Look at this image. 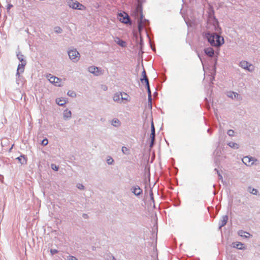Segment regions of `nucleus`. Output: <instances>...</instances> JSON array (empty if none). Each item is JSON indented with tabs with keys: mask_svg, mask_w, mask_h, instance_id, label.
I'll use <instances>...</instances> for the list:
<instances>
[{
	"mask_svg": "<svg viewBox=\"0 0 260 260\" xmlns=\"http://www.w3.org/2000/svg\"><path fill=\"white\" fill-rule=\"evenodd\" d=\"M208 42L213 46L218 47L224 43V39L222 37L215 34H206Z\"/></svg>",
	"mask_w": 260,
	"mask_h": 260,
	"instance_id": "obj_1",
	"label": "nucleus"
},
{
	"mask_svg": "<svg viewBox=\"0 0 260 260\" xmlns=\"http://www.w3.org/2000/svg\"><path fill=\"white\" fill-rule=\"evenodd\" d=\"M69 58L73 62H77L80 57V54L76 49H71L68 51Z\"/></svg>",
	"mask_w": 260,
	"mask_h": 260,
	"instance_id": "obj_2",
	"label": "nucleus"
},
{
	"mask_svg": "<svg viewBox=\"0 0 260 260\" xmlns=\"http://www.w3.org/2000/svg\"><path fill=\"white\" fill-rule=\"evenodd\" d=\"M69 6L71 8H72L74 9H78L80 10H85L86 9V7L84 6L79 3L77 1H70L69 2Z\"/></svg>",
	"mask_w": 260,
	"mask_h": 260,
	"instance_id": "obj_3",
	"label": "nucleus"
},
{
	"mask_svg": "<svg viewBox=\"0 0 260 260\" xmlns=\"http://www.w3.org/2000/svg\"><path fill=\"white\" fill-rule=\"evenodd\" d=\"M118 19L120 22L125 24L128 23L130 21L128 14L125 12L119 13Z\"/></svg>",
	"mask_w": 260,
	"mask_h": 260,
	"instance_id": "obj_4",
	"label": "nucleus"
},
{
	"mask_svg": "<svg viewBox=\"0 0 260 260\" xmlns=\"http://www.w3.org/2000/svg\"><path fill=\"white\" fill-rule=\"evenodd\" d=\"M88 71L90 73L95 76H100L103 74V70L95 66H91L89 67Z\"/></svg>",
	"mask_w": 260,
	"mask_h": 260,
	"instance_id": "obj_5",
	"label": "nucleus"
},
{
	"mask_svg": "<svg viewBox=\"0 0 260 260\" xmlns=\"http://www.w3.org/2000/svg\"><path fill=\"white\" fill-rule=\"evenodd\" d=\"M240 65L242 68L244 69H246L249 71L251 72L254 70V66L251 64H249L246 61H242L240 62Z\"/></svg>",
	"mask_w": 260,
	"mask_h": 260,
	"instance_id": "obj_6",
	"label": "nucleus"
},
{
	"mask_svg": "<svg viewBox=\"0 0 260 260\" xmlns=\"http://www.w3.org/2000/svg\"><path fill=\"white\" fill-rule=\"evenodd\" d=\"M49 81L54 84L55 86H61L62 85L61 80L55 76H50L48 79Z\"/></svg>",
	"mask_w": 260,
	"mask_h": 260,
	"instance_id": "obj_7",
	"label": "nucleus"
},
{
	"mask_svg": "<svg viewBox=\"0 0 260 260\" xmlns=\"http://www.w3.org/2000/svg\"><path fill=\"white\" fill-rule=\"evenodd\" d=\"M255 160L253 158L249 156H245L242 159L243 162L248 166L252 165Z\"/></svg>",
	"mask_w": 260,
	"mask_h": 260,
	"instance_id": "obj_8",
	"label": "nucleus"
},
{
	"mask_svg": "<svg viewBox=\"0 0 260 260\" xmlns=\"http://www.w3.org/2000/svg\"><path fill=\"white\" fill-rule=\"evenodd\" d=\"M121 96V102L124 103H126L130 101L131 98L130 96L125 92H120Z\"/></svg>",
	"mask_w": 260,
	"mask_h": 260,
	"instance_id": "obj_9",
	"label": "nucleus"
},
{
	"mask_svg": "<svg viewBox=\"0 0 260 260\" xmlns=\"http://www.w3.org/2000/svg\"><path fill=\"white\" fill-rule=\"evenodd\" d=\"M115 42L122 47H125L126 46V43L125 41L122 40L118 37L114 38Z\"/></svg>",
	"mask_w": 260,
	"mask_h": 260,
	"instance_id": "obj_10",
	"label": "nucleus"
},
{
	"mask_svg": "<svg viewBox=\"0 0 260 260\" xmlns=\"http://www.w3.org/2000/svg\"><path fill=\"white\" fill-rule=\"evenodd\" d=\"M132 190V192L136 196H139L142 193V190L138 185L134 186Z\"/></svg>",
	"mask_w": 260,
	"mask_h": 260,
	"instance_id": "obj_11",
	"label": "nucleus"
},
{
	"mask_svg": "<svg viewBox=\"0 0 260 260\" xmlns=\"http://www.w3.org/2000/svg\"><path fill=\"white\" fill-rule=\"evenodd\" d=\"M140 80L142 83L144 81L146 84H148V82H149L148 79L147 77L146 71L144 69H143V71L142 73V78L140 79Z\"/></svg>",
	"mask_w": 260,
	"mask_h": 260,
	"instance_id": "obj_12",
	"label": "nucleus"
},
{
	"mask_svg": "<svg viewBox=\"0 0 260 260\" xmlns=\"http://www.w3.org/2000/svg\"><path fill=\"white\" fill-rule=\"evenodd\" d=\"M204 51L205 53L210 57L213 56L214 54V51L211 47L206 48L205 49Z\"/></svg>",
	"mask_w": 260,
	"mask_h": 260,
	"instance_id": "obj_13",
	"label": "nucleus"
},
{
	"mask_svg": "<svg viewBox=\"0 0 260 260\" xmlns=\"http://www.w3.org/2000/svg\"><path fill=\"white\" fill-rule=\"evenodd\" d=\"M67 101L65 98H57L56 99V103L59 106H63L67 103Z\"/></svg>",
	"mask_w": 260,
	"mask_h": 260,
	"instance_id": "obj_14",
	"label": "nucleus"
},
{
	"mask_svg": "<svg viewBox=\"0 0 260 260\" xmlns=\"http://www.w3.org/2000/svg\"><path fill=\"white\" fill-rule=\"evenodd\" d=\"M228 217L226 215L222 216L221 219L219 221V226L221 228L225 225L228 221Z\"/></svg>",
	"mask_w": 260,
	"mask_h": 260,
	"instance_id": "obj_15",
	"label": "nucleus"
},
{
	"mask_svg": "<svg viewBox=\"0 0 260 260\" xmlns=\"http://www.w3.org/2000/svg\"><path fill=\"white\" fill-rule=\"evenodd\" d=\"M151 133L150 135V137L151 138L152 143H153L155 138V128L153 122H151Z\"/></svg>",
	"mask_w": 260,
	"mask_h": 260,
	"instance_id": "obj_16",
	"label": "nucleus"
},
{
	"mask_svg": "<svg viewBox=\"0 0 260 260\" xmlns=\"http://www.w3.org/2000/svg\"><path fill=\"white\" fill-rule=\"evenodd\" d=\"M72 116V113L71 111L66 109L63 112V117L65 119L70 118Z\"/></svg>",
	"mask_w": 260,
	"mask_h": 260,
	"instance_id": "obj_17",
	"label": "nucleus"
},
{
	"mask_svg": "<svg viewBox=\"0 0 260 260\" xmlns=\"http://www.w3.org/2000/svg\"><path fill=\"white\" fill-rule=\"evenodd\" d=\"M26 63L25 62H21V64H19L17 68V74H19V72H20L21 73L23 72L24 70V66L25 65Z\"/></svg>",
	"mask_w": 260,
	"mask_h": 260,
	"instance_id": "obj_18",
	"label": "nucleus"
},
{
	"mask_svg": "<svg viewBox=\"0 0 260 260\" xmlns=\"http://www.w3.org/2000/svg\"><path fill=\"white\" fill-rule=\"evenodd\" d=\"M238 234L240 236L244 237H245V238L249 237L250 236V234L249 233L245 232V231H242V230L238 232Z\"/></svg>",
	"mask_w": 260,
	"mask_h": 260,
	"instance_id": "obj_19",
	"label": "nucleus"
},
{
	"mask_svg": "<svg viewBox=\"0 0 260 260\" xmlns=\"http://www.w3.org/2000/svg\"><path fill=\"white\" fill-rule=\"evenodd\" d=\"M113 100L115 102L121 103V102L120 93L115 94L113 96Z\"/></svg>",
	"mask_w": 260,
	"mask_h": 260,
	"instance_id": "obj_20",
	"label": "nucleus"
},
{
	"mask_svg": "<svg viewBox=\"0 0 260 260\" xmlns=\"http://www.w3.org/2000/svg\"><path fill=\"white\" fill-rule=\"evenodd\" d=\"M112 124L114 126H118L120 125V122L118 119L115 118L112 120Z\"/></svg>",
	"mask_w": 260,
	"mask_h": 260,
	"instance_id": "obj_21",
	"label": "nucleus"
},
{
	"mask_svg": "<svg viewBox=\"0 0 260 260\" xmlns=\"http://www.w3.org/2000/svg\"><path fill=\"white\" fill-rule=\"evenodd\" d=\"M17 159L21 162L22 164L26 163L27 160L24 156L21 155L20 157H17Z\"/></svg>",
	"mask_w": 260,
	"mask_h": 260,
	"instance_id": "obj_22",
	"label": "nucleus"
},
{
	"mask_svg": "<svg viewBox=\"0 0 260 260\" xmlns=\"http://www.w3.org/2000/svg\"><path fill=\"white\" fill-rule=\"evenodd\" d=\"M228 96L233 99L237 97L238 96V93L234 92H229L228 94Z\"/></svg>",
	"mask_w": 260,
	"mask_h": 260,
	"instance_id": "obj_23",
	"label": "nucleus"
},
{
	"mask_svg": "<svg viewBox=\"0 0 260 260\" xmlns=\"http://www.w3.org/2000/svg\"><path fill=\"white\" fill-rule=\"evenodd\" d=\"M228 145L231 147L233 148H239L238 144L236 143H234V142H230V143H229Z\"/></svg>",
	"mask_w": 260,
	"mask_h": 260,
	"instance_id": "obj_24",
	"label": "nucleus"
},
{
	"mask_svg": "<svg viewBox=\"0 0 260 260\" xmlns=\"http://www.w3.org/2000/svg\"><path fill=\"white\" fill-rule=\"evenodd\" d=\"M121 150L124 154H127L129 153V149L125 146L122 147Z\"/></svg>",
	"mask_w": 260,
	"mask_h": 260,
	"instance_id": "obj_25",
	"label": "nucleus"
},
{
	"mask_svg": "<svg viewBox=\"0 0 260 260\" xmlns=\"http://www.w3.org/2000/svg\"><path fill=\"white\" fill-rule=\"evenodd\" d=\"M17 57L18 59L21 62H25V60H24V56L22 54L19 53L17 54Z\"/></svg>",
	"mask_w": 260,
	"mask_h": 260,
	"instance_id": "obj_26",
	"label": "nucleus"
},
{
	"mask_svg": "<svg viewBox=\"0 0 260 260\" xmlns=\"http://www.w3.org/2000/svg\"><path fill=\"white\" fill-rule=\"evenodd\" d=\"M243 244L241 242H238L237 244H236V246H234V247H236L239 249H243Z\"/></svg>",
	"mask_w": 260,
	"mask_h": 260,
	"instance_id": "obj_27",
	"label": "nucleus"
},
{
	"mask_svg": "<svg viewBox=\"0 0 260 260\" xmlns=\"http://www.w3.org/2000/svg\"><path fill=\"white\" fill-rule=\"evenodd\" d=\"M68 95L70 96L74 97V96H76V93H75V92H74L73 91H69L68 92Z\"/></svg>",
	"mask_w": 260,
	"mask_h": 260,
	"instance_id": "obj_28",
	"label": "nucleus"
},
{
	"mask_svg": "<svg viewBox=\"0 0 260 260\" xmlns=\"http://www.w3.org/2000/svg\"><path fill=\"white\" fill-rule=\"evenodd\" d=\"M249 191L253 194H256L257 193V190L256 189H254V188H252V190H251V187H249Z\"/></svg>",
	"mask_w": 260,
	"mask_h": 260,
	"instance_id": "obj_29",
	"label": "nucleus"
},
{
	"mask_svg": "<svg viewBox=\"0 0 260 260\" xmlns=\"http://www.w3.org/2000/svg\"><path fill=\"white\" fill-rule=\"evenodd\" d=\"M55 32H57V33H60V32H61V31H62V29H61V28L60 27H56L55 28Z\"/></svg>",
	"mask_w": 260,
	"mask_h": 260,
	"instance_id": "obj_30",
	"label": "nucleus"
},
{
	"mask_svg": "<svg viewBox=\"0 0 260 260\" xmlns=\"http://www.w3.org/2000/svg\"><path fill=\"white\" fill-rule=\"evenodd\" d=\"M146 84L147 86V88L148 92L149 94V96L150 97H151V91H150V87H149V82H148V84Z\"/></svg>",
	"mask_w": 260,
	"mask_h": 260,
	"instance_id": "obj_31",
	"label": "nucleus"
},
{
	"mask_svg": "<svg viewBox=\"0 0 260 260\" xmlns=\"http://www.w3.org/2000/svg\"><path fill=\"white\" fill-rule=\"evenodd\" d=\"M228 134L230 136H234V131L232 129H230L228 132Z\"/></svg>",
	"mask_w": 260,
	"mask_h": 260,
	"instance_id": "obj_32",
	"label": "nucleus"
},
{
	"mask_svg": "<svg viewBox=\"0 0 260 260\" xmlns=\"http://www.w3.org/2000/svg\"><path fill=\"white\" fill-rule=\"evenodd\" d=\"M107 162L109 165L112 164L113 162V159H112V158L110 157L109 158L107 159Z\"/></svg>",
	"mask_w": 260,
	"mask_h": 260,
	"instance_id": "obj_33",
	"label": "nucleus"
},
{
	"mask_svg": "<svg viewBox=\"0 0 260 260\" xmlns=\"http://www.w3.org/2000/svg\"><path fill=\"white\" fill-rule=\"evenodd\" d=\"M52 169L54 170L57 171L58 169V167H57L56 165L52 164L51 165Z\"/></svg>",
	"mask_w": 260,
	"mask_h": 260,
	"instance_id": "obj_34",
	"label": "nucleus"
},
{
	"mask_svg": "<svg viewBox=\"0 0 260 260\" xmlns=\"http://www.w3.org/2000/svg\"><path fill=\"white\" fill-rule=\"evenodd\" d=\"M42 144L44 145H46L48 144V140L47 139H44L42 141Z\"/></svg>",
	"mask_w": 260,
	"mask_h": 260,
	"instance_id": "obj_35",
	"label": "nucleus"
},
{
	"mask_svg": "<svg viewBox=\"0 0 260 260\" xmlns=\"http://www.w3.org/2000/svg\"><path fill=\"white\" fill-rule=\"evenodd\" d=\"M51 252L52 253V254H55V253H57L58 252L57 250H51Z\"/></svg>",
	"mask_w": 260,
	"mask_h": 260,
	"instance_id": "obj_36",
	"label": "nucleus"
},
{
	"mask_svg": "<svg viewBox=\"0 0 260 260\" xmlns=\"http://www.w3.org/2000/svg\"><path fill=\"white\" fill-rule=\"evenodd\" d=\"M69 260H78L75 257L71 256L70 257Z\"/></svg>",
	"mask_w": 260,
	"mask_h": 260,
	"instance_id": "obj_37",
	"label": "nucleus"
},
{
	"mask_svg": "<svg viewBox=\"0 0 260 260\" xmlns=\"http://www.w3.org/2000/svg\"><path fill=\"white\" fill-rule=\"evenodd\" d=\"M78 187L80 189H83V185L82 184H79L78 186Z\"/></svg>",
	"mask_w": 260,
	"mask_h": 260,
	"instance_id": "obj_38",
	"label": "nucleus"
}]
</instances>
